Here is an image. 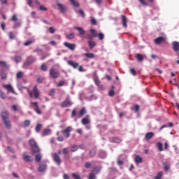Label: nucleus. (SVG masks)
Wrapping results in <instances>:
<instances>
[{
  "label": "nucleus",
  "instance_id": "nucleus-60",
  "mask_svg": "<svg viewBox=\"0 0 179 179\" xmlns=\"http://www.w3.org/2000/svg\"><path fill=\"white\" fill-rule=\"evenodd\" d=\"M54 94H55V89L53 88L50 90V92H49V96H54Z\"/></svg>",
  "mask_w": 179,
  "mask_h": 179
},
{
  "label": "nucleus",
  "instance_id": "nucleus-57",
  "mask_svg": "<svg viewBox=\"0 0 179 179\" xmlns=\"http://www.w3.org/2000/svg\"><path fill=\"white\" fill-rule=\"evenodd\" d=\"M115 94V92H114V90H110L109 91V96H110V97L114 96Z\"/></svg>",
  "mask_w": 179,
  "mask_h": 179
},
{
  "label": "nucleus",
  "instance_id": "nucleus-53",
  "mask_svg": "<svg viewBox=\"0 0 179 179\" xmlns=\"http://www.w3.org/2000/svg\"><path fill=\"white\" fill-rule=\"evenodd\" d=\"M99 40H103L104 39V34L103 33H99L98 34V36Z\"/></svg>",
  "mask_w": 179,
  "mask_h": 179
},
{
  "label": "nucleus",
  "instance_id": "nucleus-25",
  "mask_svg": "<svg viewBox=\"0 0 179 179\" xmlns=\"http://www.w3.org/2000/svg\"><path fill=\"white\" fill-rule=\"evenodd\" d=\"M136 58L138 62H142V61H143V56L141 54L137 53L136 55Z\"/></svg>",
  "mask_w": 179,
  "mask_h": 179
},
{
  "label": "nucleus",
  "instance_id": "nucleus-27",
  "mask_svg": "<svg viewBox=\"0 0 179 179\" xmlns=\"http://www.w3.org/2000/svg\"><path fill=\"white\" fill-rule=\"evenodd\" d=\"M42 157H43V155L40 152L36 154V156H35V159H36V162H38V163H39V162H41V158Z\"/></svg>",
  "mask_w": 179,
  "mask_h": 179
},
{
  "label": "nucleus",
  "instance_id": "nucleus-42",
  "mask_svg": "<svg viewBox=\"0 0 179 179\" xmlns=\"http://www.w3.org/2000/svg\"><path fill=\"white\" fill-rule=\"evenodd\" d=\"M24 128H26L27 127H30V120H25L24 122V124L22 126Z\"/></svg>",
  "mask_w": 179,
  "mask_h": 179
},
{
  "label": "nucleus",
  "instance_id": "nucleus-9",
  "mask_svg": "<svg viewBox=\"0 0 179 179\" xmlns=\"http://www.w3.org/2000/svg\"><path fill=\"white\" fill-rule=\"evenodd\" d=\"M1 120L3 121L9 120V113L8 111L1 112Z\"/></svg>",
  "mask_w": 179,
  "mask_h": 179
},
{
  "label": "nucleus",
  "instance_id": "nucleus-45",
  "mask_svg": "<svg viewBox=\"0 0 179 179\" xmlns=\"http://www.w3.org/2000/svg\"><path fill=\"white\" fill-rule=\"evenodd\" d=\"M22 26V22H15L13 27V29H17V27H20Z\"/></svg>",
  "mask_w": 179,
  "mask_h": 179
},
{
  "label": "nucleus",
  "instance_id": "nucleus-19",
  "mask_svg": "<svg viewBox=\"0 0 179 179\" xmlns=\"http://www.w3.org/2000/svg\"><path fill=\"white\" fill-rule=\"evenodd\" d=\"M46 169H47L46 164H41L38 169V171H39V173H43V171H45Z\"/></svg>",
  "mask_w": 179,
  "mask_h": 179
},
{
  "label": "nucleus",
  "instance_id": "nucleus-43",
  "mask_svg": "<svg viewBox=\"0 0 179 179\" xmlns=\"http://www.w3.org/2000/svg\"><path fill=\"white\" fill-rule=\"evenodd\" d=\"M66 38H69V40H72V39L75 38V34L71 33L66 36Z\"/></svg>",
  "mask_w": 179,
  "mask_h": 179
},
{
  "label": "nucleus",
  "instance_id": "nucleus-62",
  "mask_svg": "<svg viewBox=\"0 0 179 179\" xmlns=\"http://www.w3.org/2000/svg\"><path fill=\"white\" fill-rule=\"evenodd\" d=\"M12 22H16L17 20V15H13L11 17Z\"/></svg>",
  "mask_w": 179,
  "mask_h": 179
},
{
  "label": "nucleus",
  "instance_id": "nucleus-38",
  "mask_svg": "<svg viewBox=\"0 0 179 179\" xmlns=\"http://www.w3.org/2000/svg\"><path fill=\"white\" fill-rule=\"evenodd\" d=\"M42 127H43V125H41V124H38L35 128L36 132H40V131H41Z\"/></svg>",
  "mask_w": 179,
  "mask_h": 179
},
{
  "label": "nucleus",
  "instance_id": "nucleus-30",
  "mask_svg": "<svg viewBox=\"0 0 179 179\" xmlns=\"http://www.w3.org/2000/svg\"><path fill=\"white\" fill-rule=\"evenodd\" d=\"M63 155H64V157L69 158V152L68 151V148L63 149Z\"/></svg>",
  "mask_w": 179,
  "mask_h": 179
},
{
  "label": "nucleus",
  "instance_id": "nucleus-52",
  "mask_svg": "<svg viewBox=\"0 0 179 179\" xmlns=\"http://www.w3.org/2000/svg\"><path fill=\"white\" fill-rule=\"evenodd\" d=\"M72 177L75 179H80V176L73 173H72Z\"/></svg>",
  "mask_w": 179,
  "mask_h": 179
},
{
  "label": "nucleus",
  "instance_id": "nucleus-21",
  "mask_svg": "<svg viewBox=\"0 0 179 179\" xmlns=\"http://www.w3.org/2000/svg\"><path fill=\"white\" fill-rule=\"evenodd\" d=\"M88 44L90 50H93V48H94V47H96V42H94V41H89Z\"/></svg>",
  "mask_w": 179,
  "mask_h": 179
},
{
  "label": "nucleus",
  "instance_id": "nucleus-61",
  "mask_svg": "<svg viewBox=\"0 0 179 179\" xmlns=\"http://www.w3.org/2000/svg\"><path fill=\"white\" fill-rule=\"evenodd\" d=\"M34 111H36L37 114H41V110H40V108H38V106L34 108Z\"/></svg>",
  "mask_w": 179,
  "mask_h": 179
},
{
  "label": "nucleus",
  "instance_id": "nucleus-22",
  "mask_svg": "<svg viewBox=\"0 0 179 179\" xmlns=\"http://www.w3.org/2000/svg\"><path fill=\"white\" fill-rule=\"evenodd\" d=\"M163 166H164V171L167 173V171L170 170V164H169V162H164Z\"/></svg>",
  "mask_w": 179,
  "mask_h": 179
},
{
  "label": "nucleus",
  "instance_id": "nucleus-55",
  "mask_svg": "<svg viewBox=\"0 0 179 179\" xmlns=\"http://www.w3.org/2000/svg\"><path fill=\"white\" fill-rule=\"evenodd\" d=\"M130 72L131 75H133L134 76H136V71L135 70V69H131Z\"/></svg>",
  "mask_w": 179,
  "mask_h": 179
},
{
  "label": "nucleus",
  "instance_id": "nucleus-58",
  "mask_svg": "<svg viewBox=\"0 0 179 179\" xmlns=\"http://www.w3.org/2000/svg\"><path fill=\"white\" fill-rule=\"evenodd\" d=\"M91 23H92V24L96 25V24H97V21L96 20V19L94 17H92Z\"/></svg>",
  "mask_w": 179,
  "mask_h": 179
},
{
  "label": "nucleus",
  "instance_id": "nucleus-16",
  "mask_svg": "<svg viewBox=\"0 0 179 179\" xmlns=\"http://www.w3.org/2000/svg\"><path fill=\"white\" fill-rule=\"evenodd\" d=\"M74 29L79 31L80 36H85V33H86V31H85V29H83V28L80 27H74Z\"/></svg>",
  "mask_w": 179,
  "mask_h": 179
},
{
  "label": "nucleus",
  "instance_id": "nucleus-14",
  "mask_svg": "<svg viewBox=\"0 0 179 179\" xmlns=\"http://www.w3.org/2000/svg\"><path fill=\"white\" fill-rule=\"evenodd\" d=\"M155 136V133L153 132H148L145 134V141H150V139H152Z\"/></svg>",
  "mask_w": 179,
  "mask_h": 179
},
{
  "label": "nucleus",
  "instance_id": "nucleus-37",
  "mask_svg": "<svg viewBox=\"0 0 179 179\" xmlns=\"http://www.w3.org/2000/svg\"><path fill=\"white\" fill-rule=\"evenodd\" d=\"M139 105L136 104L134 107L131 108V110H132L133 111H136V113H138V111H139Z\"/></svg>",
  "mask_w": 179,
  "mask_h": 179
},
{
  "label": "nucleus",
  "instance_id": "nucleus-35",
  "mask_svg": "<svg viewBox=\"0 0 179 179\" xmlns=\"http://www.w3.org/2000/svg\"><path fill=\"white\" fill-rule=\"evenodd\" d=\"M29 145L31 148H34V146L37 145V143H36V141L34 139L29 140Z\"/></svg>",
  "mask_w": 179,
  "mask_h": 179
},
{
  "label": "nucleus",
  "instance_id": "nucleus-40",
  "mask_svg": "<svg viewBox=\"0 0 179 179\" xmlns=\"http://www.w3.org/2000/svg\"><path fill=\"white\" fill-rule=\"evenodd\" d=\"M41 71H43V72H45V71H48V67L47 66V65L43 64L41 65Z\"/></svg>",
  "mask_w": 179,
  "mask_h": 179
},
{
  "label": "nucleus",
  "instance_id": "nucleus-24",
  "mask_svg": "<svg viewBox=\"0 0 179 179\" xmlns=\"http://www.w3.org/2000/svg\"><path fill=\"white\" fill-rule=\"evenodd\" d=\"M69 2L73 5V6H75V8H79L80 6V4H79V2L75 0H69Z\"/></svg>",
  "mask_w": 179,
  "mask_h": 179
},
{
  "label": "nucleus",
  "instance_id": "nucleus-3",
  "mask_svg": "<svg viewBox=\"0 0 179 179\" xmlns=\"http://www.w3.org/2000/svg\"><path fill=\"white\" fill-rule=\"evenodd\" d=\"M71 132H72V127L71 126L67 127L62 131V134H63L65 138H69L71 136Z\"/></svg>",
  "mask_w": 179,
  "mask_h": 179
},
{
  "label": "nucleus",
  "instance_id": "nucleus-63",
  "mask_svg": "<svg viewBox=\"0 0 179 179\" xmlns=\"http://www.w3.org/2000/svg\"><path fill=\"white\" fill-rule=\"evenodd\" d=\"M39 10H44V11H47L48 10V9H47V8H45L44 6H43V5H41L40 6H39Z\"/></svg>",
  "mask_w": 179,
  "mask_h": 179
},
{
  "label": "nucleus",
  "instance_id": "nucleus-12",
  "mask_svg": "<svg viewBox=\"0 0 179 179\" xmlns=\"http://www.w3.org/2000/svg\"><path fill=\"white\" fill-rule=\"evenodd\" d=\"M4 125H5V127L7 129H10V128H12V124L10 123V120L8 119L7 120H4L3 121Z\"/></svg>",
  "mask_w": 179,
  "mask_h": 179
},
{
  "label": "nucleus",
  "instance_id": "nucleus-2",
  "mask_svg": "<svg viewBox=\"0 0 179 179\" xmlns=\"http://www.w3.org/2000/svg\"><path fill=\"white\" fill-rule=\"evenodd\" d=\"M49 75L52 79H57V78H59L60 73L57 69L51 68L49 71Z\"/></svg>",
  "mask_w": 179,
  "mask_h": 179
},
{
  "label": "nucleus",
  "instance_id": "nucleus-49",
  "mask_svg": "<svg viewBox=\"0 0 179 179\" xmlns=\"http://www.w3.org/2000/svg\"><path fill=\"white\" fill-rule=\"evenodd\" d=\"M90 155L91 157H94L96 156V150H92L90 152Z\"/></svg>",
  "mask_w": 179,
  "mask_h": 179
},
{
  "label": "nucleus",
  "instance_id": "nucleus-54",
  "mask_svg": "<svg viewBox=\"0 0 179 179\" xmlns=\"http://www.w3.org/2000/svg\"><path fill=\"white\" fill-rule=\"evenodd\" d=\"M65 85V81L62 80L57 84L58 87H62V86H64Z\"/></svg>",
  "mask_w": 179,
  "mask_h": 179
},
{
  "label": "nucleus",
  "instance_id": "nucleus-50",
  "mask_svg": "<svg viewBox=\"0 0 179 179\" xmlns=\"http://www.w3.org/2000/svg\"><path fill=\"white\" fill-rule=\"evenodd\" d=\"M8 36H9L10 40H13V38H15V34H13V32L12 31H10L8 33Z\"/></svg>",
  "mask_w": 179,
  "mask_h": 179
},
{
  "label": "nucleus",
  "instance_id": "nucleus-8",
  "mask_svg": "<svg viewBox=\"0 0 179 179\" xmlns=\"http://www.w3.org/2000/svg\"><path fill=\"white\" fill-rule=\"evenodd\" d=\"M67 62L68 65L72 66L73 69H78L79 68V63L74 62L73 60H69Z\"/></svg>",
  "mask_w": 179,
  "mask_h": 179
},
{
  "label": "nucleus",
  "instance_id": "nucleus-20",
  "mask_svg": "<svg viewBox=\"0 0 179 179\" xmlns=\"http://www.w3.org/2000/svg\"><path fill=\"white\" fill-rule=\"evenodd\" d=\"M87 113V111L86 110V108H83L79 113L78 115V118H82V117H83V115H85V114H86Z\"/></svg>",
  "mask_w": 179,
  "mask_h": 179
},
{
  "label": "nucleus",
  "instance_id": "nucleus-13",
  "mask_svg": "<svg viewBox=\"0 0 179 179\" xmlns=\"http://www.w3.org/2000/svg\"><path fill=\"white\" fill-rule=\"evenodd\" d=\"M89 115H87L86 117L83 118L81 121L83 125H87V124H90V119H89Z\"/></svg>",
  "mask_w": 179,
  "mask_h": 179
},
{
  "label": "nucleus",
  "instance_id": "nucleus-64",
  "mask_svg": "<svg viewBox=\"0 0 179 179\" xmlns=\"http://www.w3.org/2000/svg\"><path fill=\"white\" fill-rule=\"evenodd\" d=\"M95 178H96V175H94V173H90L88 178V179H95Z\"/></svg>",
  "mask_w": 179,
  "mask_h": 179
},
{
  "label": "nucleus",
  "instance_id": "nucleus-47",
  "mask_svg": "<svg viewBox=\"0 0 179 179\" xmlns=\"http://www.w3.org/2000/svg\"><path fill=\"white\" fill-rule=\"evenodd\" d=\"M78 13H79L82 17H85V16H86L83 10H79Z\"/></svg>",
  "mask_w": 179,
  "mask_h": 179
},
{
  "label": "nucleus",
  "instance_id": "nucleus-7",
  "mask_svg": "<svg viewBox=\"0 0 179 179\" xmlns=\"http://www.w3.org/2000/svg\"><path fill=\"white\" fill-rule=\"evenodd\" d=\"M166 41V38L163 36H159L154 40L155 44L159 45L162 44V43H164Z\"/></svg>",
  "mask_w": 179,
  "mask_h": 179
},
{
  "label": "nucleus",
  "instance_id": "nucleus-33",
  "mask_svg": "<svg viewBox=\"0 0 179 179\" xmlns=\"http://www.w3.org/2000/svg\"><path fill=\"white\" fill-rule=\"evenodd\" d=\"M157 148L159 150V152H163V144L161 142H158L157 143Z\"/></svg>",
  "mask_w": 179,
  "mask_h": 179
},
{
  "label": "nucleus",
  "instance_id": "nucleus-48",
  "mask_svg": "<svg viewBox=\"0 0 179 179\" xmlns=\"http://www.w3.org/2000/svg\"><path fill=\"white\" fill-rule=\"evenodd\" d=\"M79 149V147L78 145H73L71 147V152H76Z\"/></svg>",
  "mask_w": 179,
  "mask_h": 179
},
{
  "label": "nucleus",
  "instance_id": "nucleus-15",
  "mask_svg": "<svg viewBox=\"0 0 179 179\" xmlns=\"http://www.w3.org/2000/svg\"><path fill=\"white\" fill-rule=\"evenodd\" d=\"M3 87H4V89H6L8 92H11V93H15V90H13V87H12V85H3Z\"/></svg>",
  "mask_w": 179,
  "mask_h": 179
},
{
  "label": "nucleus",
  "instance_id": "nucleus-4",
  "mask_svg": "<svg viewBox=\"0 0 179 179\" xmlns=\"http://www.w3.org/2000/svg\"><path fill=\"white\" fill-rule=\"evenodd\" d=\"M52 157L55 163L58 164V166L61 165V157L58 155V153L55 152L52 155Z\"/></svg>",
  "mask_w": 179,
  "mask_h": 179
},
{
  "label": "nucleus",
  "instance_id": "nucleus-1",
  "mask_svg": "<svg viewBox=\"0 0 179 179\" xmlns=\"http://www.w3.org/2000/svg\"><path fill=\"white\" fill-rule=\"evenodd\" d=\"M27 92L31 99H38L40 97V91L37 88V85H34L31 92L29 90H27Z\"/></svg>",
  "mask_w": 179,
  "mask_h": 179
},
{
  "label": "nucleus",
  "instance_id": "nucleus-32",
  "mask_svg": "<svg viewBox=\"0 0 179 179\" xmlns=\"http://www.w3.org/2000/svg\"><path fill=\"white\" fill-rule=\"evenodd\" d=\"M0 66L1 68H9V66L6 64V62L0 61Z\"/></svg>",
  "mask_w": 179,
  "mask_h": 179
},
{
  "label": "nucleus",
  "instance_id": "nucleus-46",
  "mask_svg": "<svg viewBox=\"0 0 179 179\" xmlns=\"http://www.w3.org/2000/svg\"><path fill=\"white\" fill-rule=\"evenodd\" d=\"M1 79H3V80H5V79H6V78H7L6 73H5L4 71H2V72L1 73Z\"/></svg>",
  "mask_w": 179,
  "mask_h": 179
},
{
  "label": "nucleus",
  "instance_id": "nucleus-51",
  "mask_svg": "<svg viewBox=\"0 0 179 179\" xmlns=\"http://www.w3.org/2000/svg\"><path fill=\"white\" fill-rule=\"evenodd\" d=\"M85 169H90L92 167V164L90 162H87L85 165Z\"/></svg>",
  "mask_w": 179,
  "mask_h": 179
},
{
  "label": "nucleus",
  "instance_id": "nucleus-56",
  "mask_svg": "<svg viewBox=\"0 0 179 179\" xmlns=\"http://www.w3.org/2000/svg\"><path fill=\"white\" fill-rule=\"evenodd\" d=\"M15 61L17 62H22V57L20 56H16Z\"/></svg>",
  "mask_w": 179,
  "mask_h": 179
},
{
  "label": "nucleus",
  "instance_id": "nucleus-23",
  "mask_svg": "<svg viewBox=\"0 0 179 179\" xmlns=\"http://www.w3.org/2000/svg\"><path fill=\"white\" fill-rule=\"evenodd\" d=\"M31 149H32V152L33 153H34V154L40 153V148H38V145H35L34 147H32Z\"/></svg>",
  "mask_w": 179,
  "mask_h": 179
},
{
  "label": "nucleus",
  "instance_id": "nucleus-44",
  "mask_svg": "<svg viewBox=\"0 0 179 179\" xmlns=\"http://www.w3.org/2000/svg\"><path fill=\"white\" fill-rule=\"evenodd\" d=\"M17 79H22V78H23V72L22 71H19L17 73Z\"/></svg>",
  "mask_w": 179,
  "mask_h": 179
},
{
  "label": "nucleus",
  "instance_id": "nucleus-36",
  "mask_svg": "<svg viewBox=\"0 0 179 179\" xmlns=\"http://www.w3.org/2000/svg\"><path fill=\"white\" fill-rule=\"evenodd\" d=\"M135 162L136 163L139 164V163H142V162H143V159H142V157L137 155L135 158Z\"/></svg>",
  "mask_w": 179,
  "mask_h": 179
},
{
  "label": "nucleus",
  "instance_id": "nucleus-5",
  "mask_svg": "<svg viewBox=\"0 0 179 179\" xmlns=\"http://www.w3.org/2000/svg\"><path fill=\"white\" fill-rule=\"evenodd\" d=\"M64 47H66L69 48V50H71V51H74L75 48H76V44L75 43H69L68 42L64 43Z\"/></svg>",
  "mask_w": 179,
  "mask_h": 179
},
{
  "label": "nucleus",
  "instance_id": "nucleus-6",
  "mask_svg": "<svg viewBox=\"0 0 179 179\" xmlns=\"http://www.w3.org/2000/svg\"><path fill=\"white\" fill-rule=\"evenodd\" d=\"M73 103L72 101H71L70 100H66L64 101H63L62 103H60V106L62 108H65L66 107H71V106H72Z\"/></svg>",
  "mask_w": 179,
  "mask_h": 179
},
{
  "label": "nucleus",
  "instance_id": "nucleus-18",
  "mask_svg": "<svg viewBox=\"0 0 179 179\" xmlns=\"http://www.w3.org/2000/svg\"><path fill=\"white\" fill-rule=\"evenodd\" d=\"M23 159L24 162H33V159H31V157L30 155H27L26 152L23 154Z\"/></svg>",
  "mask_w": 179,
  "mask_h": 179
},
{
  "label": "nucleus",
  "instance_id": "nucleus-26",
  "mask_svg": "<svg viewBox=\"0 0 179 179\" xmlns=\"http://www.w3.org/2000/svg\"><path fill=\"white\" fill-rule=\"evenodd\" d=\"M35 41H36V40H34V39L28 41L24 43V45L25 47H29V45H31V44H33V43H35Z\"/></svg>",
  "mask_w": 179,
  "mask_h": 179
},
{
  "label": "nucleus",
  "instance_id": "nucleus-10",
  "mask_svg": "<svg viewBox=\"0 0 179 179\" xmlns=\"http://www.w3.org/2000/svg\"><path fill=\"white\" fill-rule=\"evenodd\" d=\"M173 45V50L175 51V52H179V43L177 41H173L172 43Z\"/></svg>",
  "mask_w": 179,
  "mask_h": 179
},
{
  "label": "nucleus",
  "instance_id": "nucleus-39",
  "mask_svg": "<svg viewBox=\"0 0 179 179\" xmlns=\"http://www.w3.org/2000/svg\"><path fill=\"white\" fill-rule=\"evenodd\" d=\"M84 56L87 58H94V54L93 53H85Z\"/></svg>",
  "mask_w": 179,
  "mask_h": 179
},
{
  "label": "nucleus",
  "instance_id": "nucleus-59",
  "mask_svg": "<svg viewBox=\"0 0 179 179\" xmlns=\"http://www.w3.org/2000/svg\"><path fill=\"white\" fill-rule=\"evenodd\" d=\"M78 71L79 72H86V70L83 69V66H78Z\"/></svg>",
  "mask_w": 179,
  "mask_h": 179
},
{
  "label": "nucleus",
  "instance_id": "nucleus-29",
  "mask_svg": "<svg viewBox=\"0 0 179 179\" xmlns=\"http://www.w3.org/2000/svg\"><path fill=\"white\" fill-rule=\"evenodd\" d=\"M90 31L92 34V36H90V38H92V37H98L99 34H97V31L96 29H90Z\"/></svg>",
  "mask_w": 179,
  "mask_h": 179
},
{
  "label": "nucleus",
  "instance_id": "nucleus-34",
  "mask_svg": "<svg viewBox=\"0 0 179 179\" xmlns=\"http://www.w3.org/2000/svg\"><path fill=\"white\" fill-rule=\"evenodd\" d=\"M112 142H113V143H121L122 140L118 137H115L113 138Z\"/></svg>",
  "mask_w": 179,
  "mask_h": 179
},
{
  "label": "nucleus",
  "instance_id": "nucleus-41",
  "mask_svg": "<svg viewBox=\"0 0 179 179\" xmlns=\"http://www.w3.org/2000/svg\"><path fill=\"white\" fill-rule=\"evenodd\" d=\"M163 177V171H159L157 176L155 177V179H162Z\"/></svg>",
  "mask_w": 179,
  "mask_h": 179
},
{
  "label": "nucleus",
  "instance_id": "nucleus-11",
  "mask_svg": "<svg viewBox=\"0 0 179 179\" xmlns=\"http://www.w3.org/2000/svg\"><path fill=\"white\" fill-rule=\"evenodd\" d=\"M122 22L123 27L127 29L128 27V24H127L128 22V18L125 15H122Z\"/></svg>",
  "mask_w": 179,
  "mask_h": 179
},
{
  "label": "nucleus",
  "instance_id": "nucleus-31",
  "mask_svg": "<svg viewBox=\"0 0 179 179\" xmlns=\"http://www.w3.org/2000/svg\"><path fill=\"white\" fill-rule=\"evenodd\" d=\"M50 132H51V129H44L42 133V136H47V135H48V134H50Z\"/></svg>",
  "mask_w": 179,
  "mask_h": 179
},
{
  "label": "nucleus",
  "instance_id": "nucleus-17",
  "mask_svg": "<svg viewBox=\"0 0 179 179\" xmlns=\"http://www.w3.org/2000/svg\"><path fill=\"white\" fill-rule=\"evenodd\" d=\"M57 6H58L60 12H62V13H64V12H66V7H65V6H64L63 4H62L60 3H58Z\"/></svg>",
  "mask_w": 179,
  "mask_h": 179
},
{
  "label": "nucleus",
  "instance_id": "nucleus-28",
  "mask_svg": "<svg viewBox=\"0 0 179 179\" xmlns=\"http://www.w3.org/2000/svg\"><path fill=\"white\" fill-rule=\"evenodd\" d=\"M33 62H36V58L30 56L27 58V63L28 64H33Z\"/></svg>",
  "mask_w": 179,
  "mask_h": 179
}]
</instances>
